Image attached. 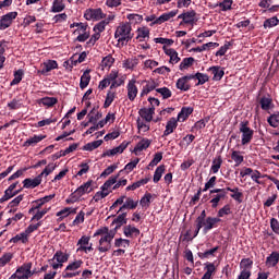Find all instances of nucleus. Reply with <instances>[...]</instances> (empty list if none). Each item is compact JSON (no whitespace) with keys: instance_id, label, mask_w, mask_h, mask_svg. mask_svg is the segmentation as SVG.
<instances>
[{"instance_id":"obj_2","label":"nucleus","mask_w":279,"mask_h":279,"mask_svg":"<svg viewBox=\"0 0 279 279\" xmlns=\"http://www.w3.org/2000/svg\"><path fill=\"white\" fill-rule=\"evenodd\" d=\"M93 180L87 181L86 183L78 186L70 196L65 199L66 204H75V202H80V197L86 195V193H90L93 189Z\"/></svg>"},{"instance_id":"obj_31","label":"nucleus","mask_w":279,"mask_h":279,"mask_svg":"<svg viewBox=\"0 0 279 279\" xmlns=\"http://www.w3.org/2000/svg\"><path fill=\"white\" fill-rule=\"evenodd\" d=\"M90 84V70H86L81 76L80 88L84 90Z\"/></svg>"},{"instance_id":"obj_3","label":"nucleus","mask_w":279,"mask_h":279,"mask_svg":"<svg viewBox=\"0 0 279 279\" xmlns=\"http://www.w3.org/2000/svg\"><path fill=\"white\" fill-rule=\"evenodd\" d=\"M83 265H84V262L82 259H77V260L69 263V265L62 271L61 278H64V279L77 278V276H80V274H82V270H78V269Z\"/></svg>"},{"instance_id":"obj_39","label":"nucleus","mask_w":279,"mask_h":279,"mask_svg":"<svg viewBox=\"0 0 279 279\" xmlns=\"http://www.w3.org/2000/svg\"><path fill=\"white\" fill-rule=\"evenodd\" d=\"M114 247H118L119 250H121V247L123 250H128V247H130V240L128 239H123V238H117L114 240Z\"/></svg>"},{"instance_id":"obj_57","label":"nucleus","mask_w":279,"mask_h":279,"mask_svg":"<svg viewBox=\"0 0 279 279\" xmlns=\"http://www.w3.org/2000/svg\"><path fill=\"white\" fill-rule=\"evenodd\" d=\"M267 122L271 128H278L279 126V112L271 114L268 117Z\"/></svg>"},{"instance_id":"obj_38","label":"nucleus","mask_w":279,"mask_h":279,"mask_svg":"<svg viewBox=\"0 0 279 279\" xmlns=\"http://www.w3.org/2000/svg\"><path fill=\"white\" fill-rule=\"evenodd\" d=\"M231 160L235 162L234 167H240V165L243 162V160H245V158L243 157V155H241V151L232 150Z\"/></svg>"},{"instance_id":"obj_43","label":"nucleus","mask_w":279,"mask_h":279,"mask_svg":"<svg viewBox=\"0 0 279 279\" xmlns=\"http://www.w3.org/2000/svg\"><path fill=\"white\" fill-rule=\"evenodd\" d=\"M217 274V267H215V263H206L205 264V276L213 278Z\"/></svg>"},{"instance_id":"obj_61","label":"nucleus","mask_w":279,"mask_h":279,"mask_svg":"<svg viewBox=\"0 0 279 279\" xmlns=\"http://www.w3.org/2000/svg\"><path fill=\"white\" fill-rule=\"evenodd\" d=\"M126 19L130 21V23L133 24H138L143 23V15L136 14V13H131L126 16Z\"/></svg>"},{"instance_id":"obj_42","label":"nucleus","mask_w":279,"mask_h":279,"mask_svg":"<svg viewBox=\"0 0 279 279\" xmlns=\"http://www.w3.org/2000/svg\"><path fill=\"white\" fill-rule=\"evenodd\" d=\"M227 191H229L231 194L232 199H234L235 202H239V204H241V202H243V199H241V197H243V192H239V187H227Z\"/></svg>"},{"instance_id":"obj_32","label":"nucleus","mask_w":279,"mask_h":279,"mask_svg":"<svg viewBox=\"0 0 279 279\" xmlns=\"http://www.w3.org/2000/svg\"><path fill=\"white\" fill-rule=\"evenodd\" d=\"M195 16H197V12H195V10L185 12V20L183 23L185 25H193L194 23H197V19H195Z\"/></svg>"},{"instance_id":"obj_19","label":"nucleus","mask_w":279,"mask_h":279,"mask_svg":"<svg viewBox=\"0 0 279 279\" xmlns=\"http://www.w3.org/2000/svg\"><path fill=\"white\" fill-rule=\"evenodd\" d=\"M45 138H47V135H34L24 142L23 147H36V145L45 141Z\"/></svg>"},{"instance_id":"obj_23","label":"nucleus","mask_w":279,"mask_h":279,"mask_svg":"<svg viewBox=\"0 0 279 279\" xmlns=\"http://www.w3.org/2000/svg\"><path fill=\"white\" fill-rule=\"evenodd\" d=\"M70 256L71 255L69 253H64L62 251H57L52 257V260H57V263L64 265V263H69Z\"/></svg>"},{"instance_id":"obj_60","label":"nucleus","mask_w":279,"mask_h":279,"mask_svg":"<svg viewBox=\"0 0 279 279\" xmlns=\"http://www.w3.org/2000/svg\"><path fill=\"white\" fill-rule=\"evenodd\" d=\"M112 64H114V58H112V54H108L101 61V66H104L105 69H110Z\"/></svg>"},{"instance_id":"obj_18","label":"nucleus","mask_w":279,"mask_h":279,"mask_svg":"<svg viewBox=\"0 0 279 279\" xmlns=\"http://www.w3.org/2000/svg\"><path fill=\"white\" fill-rule=\"evenodd\" d=\"M177 129H178L177 118H170L166 124V130L163 131L162 136H169L170 134H173V132H175Z\"/></svg>"},{"instance_id":"obj_29","label":"nucleus","mask_w":279,"mask_h":279,"mask_svg":"<svg viewBox=\"0 0 279 279\" xmlns=\"http://www.w3.org/2000/svg\"><path fill=\"white\" fill-rule=\"evenodd\" d=\"M193 64H195V58L187 57L181 61L179 69H180V71H186V70L191 69V66H193Z\"/></svg>"},{"instance_id":"obj_28","label":"nucleus","mask_w":279,"mask_h":279,"mask_svg":"<svg viewBox=\"0 0 279 279\" xmlns=\"http://www.w3.org/2000/svg\"><path fill=\"white\" fill-rule=\"evenodd\" d=\"M136 32L137 36L135 38L140 43H145V38L149 39V29L147 27H140Z\"/></svg>"},{"instance_id":"obj_53","label":"nucleus","mask_w":279,"mask_h":279,"mask_svg":"<svg viewBox=\"0 0 279 279\" xmlns=\"http://www.w3.org/2000/svg\"><path fill=\"white\" fill-rule=\"evenodd\" d=\"M279 24V20L277 16H272L270 19H267L265 22H264V28L267 29V28H271V27H276V25Z\"/></svg>"},{"instance_id":"obj_55","label":"nucleus","mask_w":279,"mask_h":279,"mask_svg":"<svg viewBox=\"0 0 279 279\" xmlns=\"http://www.w3.org/2000/svg\"><path fill=\"white\" fill-rule=\"evenodd\" d=\"M226 215H232V208L230 204L225 205L222 208L218 210L217 217L218 219L221 217H226Z\"/></svg>"},{"instance_id":"obj_5","label":"nucleus","mask_w":279,"mask_h":279,"mask_svg":"<svg viewBox=\"0 0 279 279\" xmlns=\"http://www.w3.org/2000/svg\"><path fill=\"white\" fill-rule=\"evenodd\" d=\"M16 16H19V12L12 11L9 12L0 17V31L3 32L8 29V27H12V24L16 20Z\"/></svg>"},{"instance_id":"obj_6","label":"nucleus","mask_w":279,"mask_h":279,"mask_svg":"<svg viewBox=\"0 0 279 279\" xmlns=\"http://www.w3.org/2000/svg\"><path fill=\"white\" fill-rule=\"evenodd\" d=\"M84 19H86V21H101V19H106V14L101 10V8L87 9L85 11Z\"/></svg>"},{"instance_id":"obj_7","label":"nucleus","mask_w":279,"mask_h":279,"mask_svg":"<svg viewBox=\"0 0 279 279\" xmlns=\"http://www.w3.org/2000/svg\"><path fill=\"white\" fill-rule=\"evenodd\" d=\"M138 208V199L125 196L123 205L119 208V213H125V210H136Z\"/></svg>"},{"instance_id":"obj_1","label":"nucleus","mask_w":279,"mask_h":279,"mask_svg":"<svg viewBox=\"0 0 279 279\" xmlns=\"http://www.w3.org/2000/svg\"><path fill=\"white\" fill-rule=\"evenodd\" d=\"M114 38H119L118 43L125 45L134 38V33H132V24L130 23H120L114 32Z\"/></svg>"},{"instance_id":"obj_37","label":"nucleus","mask_w":279,"mask_h":279,"mask_svg":"<svg viewBox=\"0 0 279 279\" xmlns=\"http://www.w3.org/2000/svg\"><path fill=\"white\" fill-rule=\"evenodd\" d=\"M165 171H166L165 165H160L159 167L156 168L153 177V181L155 184H158L159 180L162 179V173H165Z\"/></svg>"},{"instance_id":"obj_40","label":"nucleus","mask_w":279,"mask_h":279,"mask_svg":"<svg viewBox=\"0 0 279 279\" xmlns=\"http://www.w3.org/2000/svg\"><path fill=\"white\" fill-rule=\"evenodd\" d=\"M177 88L186 93L187 90H191V85H189V82L182 76L177 81Z\"/></svg>"},{"instance_id":"obj_20","label":"nucleus","mask_w":279,"mask_h":279,"mask_svg":"<svg viewBox=\"0 0 279 279\" xmlns=\"http://www.w3.org/2000/svg\"><path fill=\"white\" fill-rule=\"evenodd\" d=\"M123 170H120L117 175H111L100 187L101 191H108L112 185L117 184V180L121 177Z\"/></svg>"},{"instance_id":"obj_14","label":"nucleus","mask_w":279,"mask_h":279,"mask_svg":"<svg viewBox=\"0 0 279 279\" xmlns=\"http://www.w3.org/2000/svg\"><path fill=\"white\" fill-rule=\"evenodd\" d=\"M116 219L111 222V226H116V230H120L122 226H128V211H120Z\"/></svg>"},{"instance_id":"obj_25","label":"nucleus","mask_w":279,"mask_h":279,"mask_svg":"<svg viewBox=\"0 0 279 279\" xmlns=\"http://www.w3.org/2000/svg\"><path fill=\"white\" fill-rule=\"evenodd\" d=\"M253 266H254V260H252L251 258H243L240 262L241 271H247L248 274H252Z\"/></svg>"},{"instance_id":"obj_59","label":"nucleus","mask_w":279,"mask_h":279,"mask_svg":"<svg viewBox=\"0 0 279 279\" xmlns=\"http://www.w3.org/2000/svg\"><path fill=\"white\" fill-rule=\"evenodd\" d=\"M138 114L142 119H144L147 123H150V121L154 119L150 114L147 108H142L138 110Z\"/></svg>"},{"instance_id":"obj_52","label":"nucleus","mask_w":279,"mask_h":279,"mask_svg":"<svg viewBox=\"0 0 279 279\" xmlns=\"http://www.w3.org/2000/svg\"><path fill=\"white\" fill-rule=\"evenodd\" d=\"M12 258H14L13 253H4L0 257V267H5V265H8V263H10L12 260Z\"/></svg>"},{"instance_id":"obj_12","label":"nucleus","mask_w":279,"mask_h":279,"mask_svg":"<svg viewBox=\"0 0 279 279\" xmlns=\"http://www.w3.org/2000/svg\"><path fill=\"white\" fill-rule=\"evenodd\" d=\"M143 84L145 85L143 86L140 97H145L146 95H149L151 90H156L158 88V83L154 80L143 81Z\"/></svg>"},{"instance_id":"obj_8","label":"nucleus","mask_w":279,"mask_h":279,"mask_svg":"<svg viewBox=\"0 0 279 279\" xmlns=\"http://www.w3.org/2000/svg\"><path fill=\"white\" fill-rule=\"evenodd\" d=\"M207 71L214 75V82H221V80H223V75H226V68H222L221 65H213L208 68Z\"/></svg>"},{"instance_id":"obj_48","label":"nucleus","mask_w":279,"mask_h":279,"mask_svg":"<svg viewBox=\"0 0 279 279\" xmlns=\"http://www.w3.org/2000/svg\"><path fill=\"white\" fill-rule=\"evenodd\" d=\"M43 206H45V203H43L40 198L34 201L32 203V208L28 210V215H34V213H36V210H40Z\"/></svg>"},{"instance_id":"obj_51","label":"nucleus","mask_w":279,"mask_h":279,"mask_svg":"<svg viewBox=\"0 0 279 279\" xmlns=\"http://www.w3.org/2000/svg\"><path fill=\"white\" fill-rule=\"evenodd\" d=\"M232 3H234L233 0H223L222 2H219L217 5L218 8H221L222 12H228L232 10Z\"/></svg>"},{"instance_id":"obj_27","label":"nucleus","mask_w":279,"mask_h":279,"mask_svg":"<svg viewBox=\"0 0 279 279\" xmlns=\"http://www.w3.org/2000/svg\"><path fill=\"white\" fill-rule=\"evenodd\" d=\"M66 5L64 4V0H54L52 2L50 12H52L53 14H58L59 12L64 11Z\"/></svg>"},{"instance_id":"obj_44","label":"nucleus","mask_w":279,"mask_h":279,"mask_svg":"<svg viewBox=\"0 0 279 279\" xmlns=\"http://www.w3.org/2000/svg\"><path fill=\"white\" fill-rule=\"evenodd\" d=\"M260 178L269 179L271 178V175L263 174L258 170H253V172L251 173V179L253 180V182H256V184H263V182H260Z\"/></svg>"},{"instance_id":"obj_64","label":"nucleus","mask_w":279,"mask_h":279,"mask_svg":"<svg viewBox=\"0 0 279 279\" xmlns=\"http://www.w3.org/2000/svg\"><path fill=\"white\" fill-rule=\"evenodd\" d=\"M161 160H162V153H156L154 155V158L149 162L147 169H149V167H156Z\"/></svg>"},{"instance_id":"obj_26","label":"nucleus","mask_w":279,"mask_h":279,"mask_svg":"<svg viewBox=\"0 0 279 279\" xmlns=\"http://www.w3.org/2000/svg\"><path fill=\"white\" fill-rule=\"evenodd\" d=\"M39 105L46 106V108H53L58 104V98L56 97H44L38 101Z\"/></svg>"},{"instance_id":"obj_47","label":"nucleus","mask_w":279,"mask_h":279,"mask_svg":"<svg viewBox=\"0 0 279 279\" xmlns=\"http://www.w3.org/2000/svg\"><path fill=\"white\" fill-rule=\"evenodd\" d=\"M110 250H112V242H108V241L101 242V238H100L98 251L100 253H106V252H110Z\"/></svg>"},{"instance_id":"obj_33","label":"nucleus","mask_w":279,"mask_h":279,"mask_svg":"<svg viewBox=\"0 0 279 279\" xmlns=\"http://www.w3.org/2000/svg\"><path fill=\"white\" fill-rule=\"evenodd\" d=\"M114 99H117V92L109 89L107 92V96L105 98L104 108H110V106H112V101H114Z\"/></svg>"},{"instance_id":"obj_30","label":"nucleus","mask_w":279,"mask_h":279,"mask_svg":"<svg viewBox=\"0 0 279 279\" xmlns=\"http://www.w3.org/2000/svg\"><path fill=\"white\" fill-rule=\"evenodd\" d=\"M279 263V252H272L267 258H266V265L267 267H276Z\"/></svg>"},{"instance_id":"obj_63","label":"nucleus","mask_w":279,"mask_h":279,"mask_svg":"<svg viewBox=\"0 0 279 279\" xmlns=\"http://www.w3.org/2000/svg\"><path fill=\"white\" fill-rule=\"evenodd\" d=\"M271 98L262 97L259 100L262 110H269V108H271Z\"/></svg>"},{"instance_id":"obj_4","label":"nucleus","mask_w":279,"mask_h":279,"mask_svg":"<svg viewBox=\"0 0 279 279\" xmlns=\"http://www.w3.org/2000/svg\"><path fill=\"white\" fill-rule=\"evenodd\" d=\"M240 132L242 134V145H250L252 138H254V130L250 128V121L244 120L240 122Z\"/></svg>"},{"instance_id":"obj_22","label":"nucleus","mask_w":279,"mask_h":279,"mask_svg":"<svg viewBox=\"0 0 279 279\" xmlns=\"http://www.w3.org/2000/svg\"><path fill=\"white\" fill-rule=\"evenodd\" d=\"M217 252H219V246H215V247L209 248L203 253L198 252L197 256H198V258H201V260H204L206 258H215Z\"/></svg>"},{"instance_id":"obj_58","label":"nucleus","mask_w":279,"mask_h":279,"mask_svg":"<svg viewBox=\"0 0 279 279\" xmlns=\"http://www.w3.org/2000/svg\"><path fill=\"white\" fill-rule=\"evenodd\" d=\"M156 93L161 95L162 99H169L172 95L171 89H169L168 87L157 88Z\"/></svg>"},{"instance_id":"obj_36","label":"nucleus","mask_w":279,"mask_h":279,"mask_svg":"<svg viewBox=\"0 0 279 279\" xmlns=\"http://www.w3.org/2000/svg\"><path fill=\"white\" fill-rule=\"evenodd\" d=\"M19 241H21V243H24V244L29 242V236L26 235L25 231L13 236L9 241V243H19Z\"/></svg>"},{"instance_id":"obj_49","label":"nucleus","mask_w":279,"mask_h":279,"mask_svg":"<svg viewBox=\"0 0 279 279\" xmlns=\"http://www.w3.org/2000/svg\"><path fill=\"white\" fill-rule=\"evenodd\" d=\"M195 77L198 81L196 86H204V84H206V82H208V80H210L208 74H204V73H201V72H197L195 74Z\"/></svg>"},{"instance_id":"obj_21","label":"nucleus","mask_w":279,"mask_h":279,"mask_svg":"<svg viewBox=\"0 0 279 279\" xmlns=\"http://www.w3.org/2000/svg\"><path fill=\"white\" fill-rule=\"evenodd\" d=\"M53 69H58V61L56 60H48L44 63L40 73L41 75H47V73L53 71Z\"/></svg>"},{"instance_id":"obj_62","label":"nucleus","mask_w":279,"mask_h":279,"mask_svg":"<svg viewBox=\"0 0 279 279\" xmlns=\"http://www.w3.org/2000/svg\"><path fill=\"white\" fill-rule=\"evenodd\" d=\"M230 47H232V43L231 41H226L223 46H221L219 48V50L216 52L217 57H221V56H226V53H228V49H230Z\"/></svg>"},{"instance_id":"obj_13","label":"nucleus","mask_w":279,"mask_h":279,"mask_svg":"<svg viewBox=\"0 0 279 279\" xmlns=\"http://www.w3.org/2000/svg\"><path fill=\"white\" fill-rule=\"evenodd\" d=\"M123 234L126 239H136L141 235V230L132 225H126L123 227Z\"/></svg>"},{"instance_id":"obj_10","label":"nucleus","mask_w":279,"mask_h":279,"mask_svg":"<svg viewBox=\"0 0 279 279\" xmlns=\"http://www.w3.org/2000/svg\"><path fill=\"white\" fill-rule=\"evenodd\" d=\"M175 16H178V10H172L168 13L161 14L150 25H162V23H167V21H171V19Z\"/></svg>"},{"instance_id":"obj_50","label":"nucleus","mask_w":279,"mask_h":279,"mask_svg":"<svg viewBox=\"0 0 279 279\" xmlns=\"http://www.w3.org/2000/svg\"><path fill=\"white\" fill-rule=\"evenodd\" d=\"M104 116L101 114V112H97L95 113V109H93L88 114H87V119H89V123H97V121H99V119H101Z\"/></svg>"},{"instance_id":"obj_35","label":"nucleus","mask_w":279,"mask_h":279,"mask_svg":"<svg viewBox=\"0 0 279 279\" xmlns=\"http://www.w3.org/2000/svg\"><path fill=\"white\" fill-rule=\"evenodd\" d=\"M14 78L11 81L10 86H16L21 84L23 81V75H25V72L22 69H19L17 71L14 72Z\"/></svg>"},{"instance_id":"obj_9","label":"nucleus","mask_w":279,"mask_h":279,"mask_svg":"<svg viewBox=\"0 0 279 279\" xmlns=\"http://www.w3.org/2000/svg\"><path fill=\"white\" fill-rule=\"evenodd\" d=\"M220 221H221V218L208 216L206 220H204L203 234H208L210 230H213L214 228H217V223H220Z\"/></svg>"},{"instance_id":"obj_15","label":"nucleus","mask_w":279,"mask_h":279,"mask_svg":"<svg viewBox=\"0 0 279 279\" xmlns=\"http://www.w3.org/2000/svg\"><path fill=\"white\" fill-rule=\"evenodd\" d=\"M43 183L41 175H37L35 179L27 178L23 181V187L24 189H36V186H40Z\"/></svg>"},{"instance_id":"obj_16","label":"nucleus","mask_w":279,"mask_h":279,"mask_svg":"<svg viewBox=\"0 0 279 279\" xmlns=\"http://www.w3.org/2000/svg\"><path fill=\"white\" fill-rule=\"evenodd\" d=\"M149 145H151V140L143 137L142 141L138 142L134 147L133 154H135V156H138V153L144 151V149H148Z\"/></svg>"},{"instance_id":"obj_46","label":"nucleus","mask_w":279,"mask_h":279,"mask_svg":"<svg viewBox=\"0 0 279 279\" xmlns=\"http://www.w3.org/2000/svg\"><path fill=\"white\" fill-rule=\"evenodd\" d=\"M151 197H154V195H151V193H146L140 201V205L142 206V208H149L150 204H151Z\"/></svg>"},{"instance_id":"obj_41","label":"nucleus","mask_w":279,"mask_h":279,"mask_svg":"<svg viewBox=\"0 0 279 279\" xmlns=\"http://www.w3.org/2000/svg\"><path fill=\"white\" fill-rule=\"evenodd\" d=\"M221 165H223V159L221 158V155H219L217 158L213 160L211 165V172L213 173H219V169H221Z\"/></svg>"},{"instance_id":"obj_24","label":"nucleus","mask_w":279,"mask_h":279,"mask_svg":"<svg viewBox=\"0 0 279 279\" xmlns=\"http://www.w3.org/2000/svg\"><path fill=\"white\" fill-rule=\"evenodd\" d=\"M191 114H193V107H183L178 113L177 121L184 122Z\"/></svg>"},{"instance_id":"obj_11","label":"nucleus","mask_w":279,"mask_h":279,"mask_svg":"<svg viewBox=\"0 0 279 279\" xmlns=\"http://www.w3.org/2000/svg\"><path fill=\"white\" fill-rule=\"evenodd\" d=\"M126 90H128V99L131 101H134L138 95V87L136 86V80H131L129 81L126 85Z\"/></svg>"},{"instance_id":"obj_17","label":"nucleus","mask_w":279,"mask_h":279,"mask_svg":"<svg viewBox=\"0 0 279 279\" xmlns=\"http://www.w3.org/2000/svg\"><path fill=\"white\" fill-rule=\"evenodd\" d=\"M166 56H169L170 60L169 63L170 64H178V62H180V57L178 56V51L173 48H167V46L162 47Z\"/></svg>"},{"instance_id":"obj_45","label":"nucleus","mask_w":279,"mask_h":279,"mask_svg":"<svg viewBox=\"0 0 279 279\" xmlns=\"http://www.w3.org/2000/svg\"><path fill=\"white\" fill-rule=\"evenodd\" d=\"M50 209L51 208H44L41 210L37 209L36 213H34V216L31 218V221H40V219H43V217H45Z\"/></svg>"},{"instance_id":"obj_34","label":"nucleus","mask_w":279,"mask_h":279,"mask_svg":"<svg viewBox=\"0 0 279 279\" xmlns=\"http://www.w3.org/2000/svg\"><path fill=\"white\" fill-rule=\"evenodd\" d=\"M102 144H104V140H98V141L87 143L86 145L83 146V151H94V149L101 147Z\"/></svg>"},{"instance_id":"obj_56","label":"nucleus","mask_w":279,"mask_h":279,"mask_svg":"<svg viewBox=\"0 0 279 279\" xmlns=\"http://www.w3.org/2000/svg\"><path fill=\"white\" fill-rule=\"evenodd\" d=\"M78 167H80V171L76 173V177L78 178H82V175L90 171V166L88 165V162H82L81 165H78Z\"/></svg>"},{"instance_id":"obj_54","label":"nucleus","mask_w":279,"mask_h":279,"mask_svg":"<svg viewBox=\"0 0 279 279\" xmlns=\"http://www.w3.org/2000/svg\"><path fill=\"white\" fill-rule=\"evenodd\" d=\"M221 199H226V194H216L213 196V199H210L209 204H211V208H217L219 206V202Z\"/></svg>"}]
</instances>
